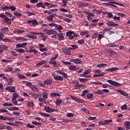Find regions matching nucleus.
Listing matches in <instances>:
<instances>
[{"label":"nucleus","mask_w":130,"mask_h":130,"mask_svg":"<svg viewBox=\"0 0 130 130\" xmlns=\"http://www.w3.org/2000/svg\"><path fill=\"white\" fill-rule=\"evenodd\" d=\"M107 82L108 83H109V84H111V85H112V86H114L115 87H119V86L121 85L120 83H119L118 82H116L111 80H108Z\"/></svg>","instance_id":"1"},{"label":"nucleus","mask_w":130,"mask_h":130,"mask_svg":"<svg viewBox=\"0 0 130 130\" xmlns=\"http://www.w3.org/2000/svg\"><path fill=\"white\" fill-rule=\"evenodd\" d=\"M111 4H113L114 5H117L118 6H120L121 7H124V4H123L117 3L116 2H109V3H103V5H106L108 6V7H109V6H111Z\"/></svg>","instance_id":"2"},{"label":"nucleus","mask_w":130,"mask_h":130,"mask_svg":"<svg viewBox=\"0 0 130 130\" xmlns=\"http://www.w3.org/2000/svg\"><path fill=\"white\" fill-rule=\"evenodd\" d=\"M28 24L30 25V24H32L34 26H37V25H39V23L36 19L32 20H28L27 21Z\"/></svg>","instance_id":"3"},{"label":"nucleus","mask_w":130,"mask_h":130,"mask_svg":"<svg viewBox=\"0 0 130 130\" xmlns=\"http://www.w3.org/2000/svg\"><path fill=\"white\" fill-rule=\"evenodd\" d=\"M6 90H9L11 93H14L16 92V87L15 86H10V87H6Z\"/></svg>","instance_id":"4"},{"label":"nucleus","mask_w":130,"mask_h":130,"mask_svg":"<svg viewBox=\"0 0 130 130\" xmlns=\"http://www.w3.org/2000/svg\"><path fill=\"white\" fill-rule=\"evenodd\" d=\"M44 110H45L46 112H48V113H51L55 111L54 109L51 108L49 107H46L44 108Z\"/></svg>","instance_id":"5"},{"label":"nucleus","mask_w":130,"mask_h":130,"mask_svg":"<svg viewBox=\"0 0 130 130\" xmlns=\"http://www.w3.org/2000/svg\"><path fill=\"white\" fill-rule=\"evenodd\" d=\"M106 24L108 25V26H113L114 27H117L118 26V24L114 23L113 21H107Z\"/></svg>","instance_id":"6"},{"label":"nucleus","mask_w":130,"mask_h":130,"mask_svg":"<svg viewBox=\"0 0 130 130\" xmlns=\"http://www.w3.org/2000/svg\"><path fill=\"white\" fill-rule=\"evenodd\" d=\"M53 78L54 79V80H56L57 81H63V78H62V77H61L60 76H58L57 75H54Z\"/></svg>","instance_id":"7"},{"label":"nucleus","mask_w":130,"mask_h":130,"mask_svg":"<svg viewBox=\"0 0 130 130\" xmlns=\"http://www.w3.org/2000/svg\"><path fill=\"white\" fill-rule=\"evenodd\" d=\"M70 50L71 49H70V48L69 49L64 48L62 49V51L66 54H71V52Z\"/></svg>","instance_id":"8"},{"label":"nucleus","mask_w":130,"mask_h":130,"mask_svg":"<svg viewBox=\"0 0 130 130\" xmlns=\"http://www.w3.org/2000/svg\"><path fill=\"white\" fill-rule=\"evenodd\" d=\"M46 63H47V61L46 60L41 61H39L36 64V67H40V66H42V64H46Z\"/></svg>","instance_id":"9"},{"label":"nucleus","mask_w":130,"mask_h":130,"mask_svg":"<svg viewBox=\"0 0 130 130\" xmlns=\"http://www.w3.org/2000/svg\"><path fill=\"white\" fill-rule=\"evenodd\" d=\"M13 97L12 98V100L14 101V100H16V98H19V94L18 93H13Z\"/></svg>","instance_id":"10"},{"label":"nucleus","mask_w":130,"mask_h":130,"mask_svg":"<svg viewBox=\"0 0 130 130\" xmlns=\"http://www.w3.org/2000/svg\"><path fill=\"white\" fill-rule=\"evenodd\" d=\"M27 44H28V43H22V44H18L16 45V46L18 48L24 47V46H27Z\"/></svg>","instance_id":"11"},{"label":"nucleus","mask_w":130,"mask_h":130,"mask_svg":"<svg viewBox=\"0 0 130 130\" xmlns=\"http://www.w3.org/2000/svg\"><path fill=\"white\" fill-rule=\"evenodd\" d=\"M118 92H119V93H120L121 95H123V96H125L126 97H127V96H128V94H127V93L123 91V90H122L119 89V90H118Z\"/></svg>","instance_id":"12"},{"label":"nucleus","mask_w":130,"mask_h":130,"mask_svg":"<svg viewBox=\"0 0 130 130\" xmlns=\"http://www.w3.org/2000/svg\"><path fill=\"white\" fill-rule=\"evenodd\" d=\"M12 21L11 19L9 18V17L6 18V19H5V22L8 24V25H11L12 24Z\"/></svg>","instance_id":"13"},{"label":"nucleus","mask_w":130,"mask_h":130,"mask_svg":"<svg viewBox=\"0 0 130 130\" xmlns=\"http://www.w3.org/2000/svg\"><path fill=\"white\" fill-rule=\"evenodd\" d=\"M49 63H50L51 64H53V67H54L55 68H57V67H58V66H59V64L56 63V61L53 60H51L50 62H49Z\"/></svg>","instance_id":"14"},{"label":"nucleus","mask_w":130,"mask_h":130,"mask_svg":"<svg viewBox=\"0 0 130 130\" xmlns=\"http://www.w3.org/2000/svg\"><path fill=\"white\" fill-rule=\"evenodd\" d=\"M61 102H62V101L59 99H57L55 102V104L56 106H60V104H61Z\"/></svg>","instance_id":"15"},{"label":"nucleus","mask_w":130,"mask_h":130,"mask_svg":"<svg viewBox=\"0 0 130 130\" xmlns=\"http://www.w3.org/2000/svg\"><path fill=\"white\" fill-rule=\"evenodd\" d=\"M1 40L3 41L4 42H11L12 41L7 38L4 39H3V38H1Z\"/></svg>","instance_id":"16"},{"label":"nucleus","mask_w":130,"mask_h":130,"mask_svg":"<svg viewBox=\"0 0 130 130\" xmlns=\"http://www.w3.org/2000/svg\"><path fill=\"white\" fill-rule=\"evenodd\" d=\"M14 33H19V34H21V33H25V30H20L19 29H17L14 30Z\"/></svg>","instance_id":"17"},{"label":"nucleus","mask_w":130,"mask_h":130,"mask_svg":"<svg viewBox=\"0 0 130 130\" xmlns=\"http://www.w3.org/2000/svg\"><path fill=\"white\" fill-rule=\"evenodd\" d=\"M103 67H107V64L101 63V64H97V67L98 68H102Z\"/></svg>","instance_id":"18"},{"label":"nucleus","mask_w":130,"mask_h":130,"mask_svg":"<svg viewBox=\"0 0 130 130\" xmlns=\"http://www.w3.org/2000/svg\"><path fill=\"white\" fill-rule=\"evenodd\" d=\"M74 31H68L66 34V36L68 37L69 38H70V36L71 35H73Z\"/></svg>","instance_id":"19"},{"label":"nucleus","mask_w":130,"mask_h":130,"mask_svg":"<svg viewBox=\"0 0 130 130\" xmlns=\"http://www.w3.org/2000/svg\"><path fill=\"white\" fill-rule=\"evenodd\" d=\"M27 14H28V16H29V17L32 16V15L33 16H35V15H36V14H35V13H34V12H31L30 11H26Z\"/></svg>","instance_id":"20"},{"label":"nucleus","mask_w":130,"mask_h":130,"mask_svg":"<svg viewBox=\"0 0 130 130\" xmlns=\"http://www.w3.org/2000/svg\"><path fill=\"white\" fill-rule=\"evenodd\" d=\"M16 51L17 52H20V53H24L25 52V50H24L23 49H16Z\"/></svg>","instance_id":"21"},{"label":"nucleus","mask_w":130,"mask_h":130,"mask_svg":"<svg viewBox=\"0 0 130 130\" xmlns=\"http://www.w3.org/2000/svg\"><path fill=\"white\" fill-rule=\"evenodd\" d=\"M30 88L32 91H35V92H37V91H38V88L35 86H31Z\"/></svg>","instance_id":"22"},{"label":"nucleus","mask_w":130,"mask_h":130,"mask_svg":"<svg viewBox=\"0 0 130 130\" xmlns=\"http://www.w3.org/2000/svg\"><path fill=\"white\" fill-rule=\"evenodd\" d=\"M48 96V94L47 93L44 92L42 94V96L44 99H47V96Z\"/></svg>","instance_id":"23"},{"label":"nucleus","mask_w":130,"mask_h":130,"mask_svg":"<svg viewBox=\"0 0 130 130\" xmlns=\"http://www.w3.org/2000/svg\"><path fill=\"white\" fill-rule=\"evenodd\" d=\"M88 93H89V90H84V91H83V92L81 94V96H86V94H88Z\"/></svg>","instance_id":"24"},{"label":"nucleus","mask_w":130,"mask_h":130,"mask_svg":"<svg viewBox=\"0 0 130 130\" xmlns=\"http://www.w3.org/2000/svg\"><path fill=\"white\" fill-rule=\"evenodd\" d=\"M74 88L77 90H79V89H80V84L79 83V82L76 83V85L74 86Z\"/></svg>","instance_id":"25"},{"label":"nucleus","mask_w":130,"mask_h":130,"mask_svg":"<svg viewBox=\"0 0 130 130\" xmlns=\"http://www.w3.org/2000/svg\"><path fill=\"white\" fill-rule=\"evenodd\" d=\"M39 101H40V102H42L43 103H47V102L45 103L46 100L44 98H40L39 99Z\"/></svg>","instance_id":"26"},{"label":"nucleus","mask_w":130,"mask_h":130,"mask_svg":"<svg viewBox=\"0 0 130 130\" xmlns=\"http://www.w3.org/2000/svg\"><path fill=\"white\" fill-rule=\"evenodd\" d=\"M87 97L88 99H92V98H93V94L88 93L87 94Z\"/></svg>","instance_id":"27"},{"label":"nucleus","mask_w":130,"mask_h":130,"mask_svg":"<svg viewBox=\"0 0 130 130\" xmlns=\"http://www.w3.org/2000/svg\"><path fill=\"white\" fill-rule=\"evenodd\" d=\"M88 33H89V31L88 30H85V31H83L82 32H81L80 35L84 36V35H87Z\"/></svg>","instance_id":"28"},{"label":"nucleus","mask_w":130,"mask_h":130,"mask_svg":"<svg viewBox=\"0 0 130 130\" xmlns=\"http://www.w3.org/2000/svg\"><path fill=\"white\" fill-rule=\"evenodd\" d=\"M70 70L71 71H77V67L76 66H71Z\"/></svg>","instance_id":"29"},{"label":"nucleus","mask_w":130,"mask_h":130,"mask_svg":"<svg viewBox=\"0 0 130 130\" xmlns=\"http://www.w3.org/2000/svg\"><path fill=\"white\" fill-rule=\"evenodd\" d=\"M1 31H2V32H7V31H9V28L5 27L4 28H2L1 29Z\"/></svg>","instance_id":"30"},{"label":"nucleus","mask_w":130,"mask_h":130,"mask_svg":"<svg viewBox=\"0 0 130 130\" xmlns=\"http://www.w3.org/2000/svg\"><path fill=\"white\" fill-rule=\"evenodd\" d=\"M32 52H34V54H35L36 55H40V53H39L38 51H36L35 49H34Z\"/></svg>","instance_id":"31"},{"label":"nucleus","mask_w":130,"mask_h":130,"mask_svg":"<svg viewBox=\"0 0 130 130\" xmlns=\"http://www.w3.org/2000/svg\"><path fill=\"white\" fill-rule=\"evenodd\" d=\"M0 120H7V116L4 117L3 115L0 116Z\"/></svg>","instance_id":"32"},{"label":"nucleus","mask_w":130,"mask_h":130,"mask_svg":"<svg viewBox=\"0 0 130 130\" xmlns=\"http://www.w3.org/2000/svg\"><path fill=\"white\" fill-rule=\"evenodd\" d=\"M127 108V105L126 104H125L121 107V110H125Z\"/></svg>","instance_id":"33"},{"label":"nucleus","mask_w":130,"mask_h":130,"mask_svg":"<svg viewBox=\"0 0 130 130\" xmlns=\"http://www.w3.org/2000/svg\"><path fill=\"white\" fill-rule=\"evenodd\" d=\"M105 124H108V123H110V122H112V120H105L104 121Z\"/></svg>","instance_id":"34"},{"label":"nucleus","mask_w":130,"mask_h":130,"mask_svg":"<svg viewBox=\"0 0 130 130\" xmlns=\"http://www.w3.org/2000/svg\"><path fill=\"white\" fill-rule=\"evenodd\" d=\"M40 114H41L42 115H43L44 116H46L47 117H49L50 115L49 114H47L46 113H43L42 112H39Z\"/></svg>","instance_id":"35"},{"label":"nucleus","mask_w":130,"mask_h":130,"mask_svg":"<svg viewBox=\"0 0 130 130\" xmlns=\"http://www.w3.org/2000/svg\"><path fill=\"white\" fill-rule=\"evenodd\" d=\"M32 124H35V125H37L39 124V125H42V123L38 122H35V121H32Z\"/></svg>","instance_id":"36"},{"label":"nucleus","mask_w":130,"mask_h":130,"mask_svg":"<svg viewBox=\"0 0 130 130\" xmlns=\"http://www.w3.org/2000/svg\"><path fill=\"white\" fill-rule=\"evenodd\" d=\"M73 48H69V49H71V50H73V49H76V48H78V46L77 45H72L71 46Z\"/></svg>","instance_id":"37"},{"label":"nucleus","mask_w":130,"mask_h":130,"mask_svg":"<svg viewBox=\"0 0 130 130\" xmlns=\"http://www.w3.org/2000/svg\"><path fill=\"white\" fill-rule=\"evenodd\" d=\"M83 62L82 61H81V60L80 59H75V63H82Z\"/></svg>","instance_id":"38"},{"label":"nucleus","mask_w":130,"mask_h":130,"mask_svg":"<svg viewBox=\"0 0 130 130\" xmlns=\"http://www.w3.org/2000/svg\"><path fill=\"white\" fill-rule=\"evenodd\" d=\"M0 48H3V49H8V48H9V47L6 45H1Z\"/></svg>","instance_id":"39"},{"label":"nucleus","mask_w":130,"mask_h":130,"mask_svg":"<svg viewBox=\"0 0 130 130\" xmlns=\"http://www.w3.org/2000/svg\"><path fill=\"white\" fill-rule=\"evenodd\" d=\"M14 15L16 17H22V14L19 13H14Z\"/></svg>","instance_id":"40"},{"label":"nucleus","mask_w":130,"mask_h":130,"mask_svg":"<svg viewBox=\"0 0 130 130\" xmlns=\"http://www.w3.org/2000/svg\"><path fill=\"white\" fill-rule=\"evenodd\" d=\"M75 115L73 113H69L67 114L68 117H73Z\"/></svg>","instance_id":"41"},{"label":"nucleus","mask_w":130,"mask_h":130,"mask_svg":"<svg viewBox=\"0 0 130 130\" xmlns=\"http://www.w3.org/2000/svg\"><path fill=\"white\" fill-rule=\"evenodd\" d=\"M76 102H78V103H84V101H83L82 100H80L78 98L76 99Z\"/></svg>","instance_id":"42"},{"label":"nucleus","mask_w":130,"mask_h":130,"mask_svg":"<svg viewBox=\"0 0 130 130\" xmlns=\"http://www.w3.org/2000/svg\"><path fill=\"white\" fill-rule=\"evenodd\" d=\"M27 127H29V128H33L34 127H35V126L33 125H30V124H27L26 125Z\"/></svg>","instance_id":"43"},{"label":"nucleus","mask_w":130,"mask_h":130,"mask_svg":"<svg viewBox=\"0 0 130 130\" xmlns=\"http://www.w3.org/2000/svg\"><path fill=\"white\" fill-rule=\"evenodd\" d=\"M94 93H96V94H98L99 95V94H103L104 92H103V90H98L96 92H94Z\"/></svg>","instance_id":"44"},{"label":"nucleus","mask_w":130,"mask_h":130,"mask_svg":"<svg viewBox=\"0 0 130 130\" xmlns=\"http://www.w3.org/2000/svg\"><path fill=\"white\" fill-rule=\"evenodd\" d=\"M18 78L19 79H26V76H25L23 75H18Z\"/></svg>","instance_id":"45"},{"label":"nucleus","mask_w":130,"mask_h":130,"mask_svg":"<svg viewBox=\"0 0 130 130\" xmlns=\"http://www.w3.org/2000/svg\"><path fill=\"white\" fill-rule=\"evenodd\" d=\"M0 17L2 18V19H4V20L6 19L8 17H7L6 15L4 14H1Z\"/></svg>","instance_id":"46"},{"label":"nucleus","mask_w":130,"mask_h":130,"mask_svg":"<svg viewBox=\"0 0 130 130\" xmlns=\"http://www.w3.org/2000/svg\"><path fill=\"white\" fill-rule=\"evenodd\" d=\"M107 14H108V18H112L113 17V15H112V13L110 12H107Z\"/></svg>","instance_id":"47"},{"label":"nucleus","mask_w":130,"mask_h":130,"mask_svg":"<svg viewBox=\"0 0 130 130\" xmlns=\"http://www.w3.org/2000/svg\"><path fill=\"white\" fill-rule=\"evenodd\" d=\"M108 52H109V53H110V54H112V55H114V54H115V52H114V51L113 50H108Z\"/></svg>","instance_id":"48"},{"label":"nucleus","mask_w":130,"mask_h":130,"mask_svg":"<svg viewBox=\"0 0 130 130\" xmlns=\"http://www.w3.org/2000/svg\"><path fill=\"white\" fill-rule=\"evenodd\" d=\"M97 118L96 117H89L88 120H95Z\"/></svg>","instance_id":"49"},{"label":"nucleus","mask_w":130,"mask_h":130,"mask_svg":"<svg viewBox=\"0 0 130 130\" xmlns=\"http://www.w3.org/2000/svg\"><path fill=\"white\" fill-rule=\"evenodd\" d=\"M27 106H28V107H33V106H34V104L32 103H29L27 104Z\"/></svg>","instance_id":"50"},{"label":"nucleus","mask_w":130,"mask_h":130,"mask_svg":"<svg viewBox=\"0 0 130 130\" xmlns=\"http://www.w3.org/2000/svg\"><path fill=\"white\" fill-rule=\"evenodd\" d=\"M12 103H13L14 105H18V102L17 101V100L15 99V100H12Z\"/></svg>","instance_id":"51"},{"label":"nucleus","mask_w":130,"mask_h":130,"mask_svg":"<svg viewBox=\"0 0 130 130\" xmlns=\"http://www.w3.org/2000/svg\"><path fill=\"white\" fill-rule=\"evenodd\" d=\"M47 20H48V21H53V18H52L50 15L48 17H47L46 18Z\"/></svg>","instance_id":"52"},{"label":"nucleus","mask_w":130,"mask_h":130,"mask_svg":"<svg viewBox=\"0 0 130 130\" xmlns=\"http://www.w3.org/2000/svg\"><path fill=\"white\" fill-rule=\"evenodd\" d=\"M0 112H1V113H8V110H7L6 109H1V110H0Z\"/></svg>","instance_id":"53"},{"label":"nucleus","mask_w":130,"mask_h":130,"mask_svg":"<svg viewBox=\"0 0 130 130\" xmlns=\"http://www.w3.org/2000/svg\"><path fill=\"white\" fill-rule=\"evenodd\" d=\"M116 70H118V68L114 67L111 68V72H114V71H116Z\"/></svg>","instance_id":"54"},{"label":"nucleus","mask_w":130,"mask_h":130,"mask_svg":"<svg viewBox=\"0 0 130 130\" xmlns=\"http://www.w3.org/2000/svg\"><path fill=\"white\" fill-rule=\"evenodd\" d=\"M13 71V69L12 68H9L5 70V72H12Z\"/></svg>","instance_id":"55"},{"label":"nucleus","mask_w":130,"mask_h":130,"mask_svg":"<svg viewBox=\"0 0 130 130\" xmlns=\"http://www.w3.org/2000/svg\"><path fill=\"white\" fill-rule=\"evenodd\" d=\"M43 5V3L40 2V3H38L37 5V8H40V7H42V6Z\"/></svg>","instance_id":"56"},{"label":"nucleus","mask_w":130,"mask_h":130,"mask_svg":"<svg viewBox=\"0 0 130 130\" xmlns=\"http://www.w3.org/2000/svg\"><path fill=\"white\" fill-rule=\"evenodd\" d=\"M117 15L118 16H120V17H125V14L123 13H118Z\"/></svg>","instance_id":"57"},{"label":"nucleus","mask_w":130,"mask_h":130,"mask_svg":"<svg viewBox=\"0 0 130 130\" xmlns=\"http://www.w3.org/2000/svg\"><path fill=\"white\" fill-rule=\"evenodd\" d=\"M30 3H31V4H37V3H38V0H31Z\"/></svg>","instance_id":"58"},{"label":"nucleus","mask_w":130,"mask_h":130,"mask_svg":"<svg viewBox=\"0 0 130 130\" xmlns=\"http://www.w3.org/2000/svg\"><path fill=\"white\" fill-rule=\"evenodd\" d=\"M99 125H104L105 124V122L104 121H101L99 122Z\"/></svg>","instance_id":"59"},{"label":"nucleus","mask_w":130,"mask_h":130,"mask_svg":"<svg viewBox=\"0 0 130 130\" xmlns=\"http://www.w3.org/2000/svg\"><path fill=\"white\" fill-rule=\"evenodd\" d=\"M84 42H85V41H84V40H83V39L79 40L78 41V43L79 44H83V43H84Z\"/></svg>","instance_id":"60"},{"label":"nucleus","mask_w":130,"mask_h":130,"mask_svg":"<svg viewBox=\"0 0 130 130\" xmlns=\"http://www.w3.org/2000/svg\"><path fill=\"white\" fill-rule=\"evenodd\" d=\"M79 81H80V82H87V79H84V78H80L79 79Z\"/></svg>","instance_id":"61"},{"label":"nucleus","mask_w":130,"mask_h":130,"mask_svg":"<svg viewBox=\"0 0 130 130\" xmlns=\"http://www.w3.org/2000/svg\"><path fill=\"white\" fill-rule=\"evenodd\" d=\"M9 9H10L12 11H16V7L15 6H11L9 7Z\"/></svg>","instance_id":"62"},{"label":"nucleus","mask_w":130,"mask_h":130,"mask_svg":"<svg viewBox=\"0 0 130 130\" xmlns=\"http://www.w3.org/2000/svg\"><path fill=\"white\" fill-rule=\"evenodd\" d=\"M9 82H8V85H12V83H13V78L9 79Z\"/></svg>","instance_id":"63"},{"label":"nucleus","mask_w":130,"mask_h":130,"mask_svg":"<svg viewBox=\"0 0 130 130\" xmlns=\"http://www.w3.org/2000/svg\"><path fill=\"white\" fill-rule=\"evenodd\" d=\"M125 125H126L127 126H130V123L129 121H126L124 123Z\"/></svg>","instance_id":"64"}]
</instances>
